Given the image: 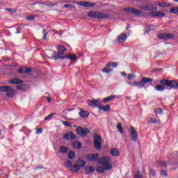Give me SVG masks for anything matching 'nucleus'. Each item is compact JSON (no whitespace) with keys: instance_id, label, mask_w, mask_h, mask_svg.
Wrapping results in <instances>:
<instances>
[{"instance_id":"obj_1","label":"nucleus","mask_w":178,"mask_h":178,"mask_svg":"<svg viewBox=\"0 0 178 178\" xmlns=\"http://www.w3.org/2000/svg\"><path fill=\"white\" fill-rule=\"evenodd\" d=\"M160 83L162 86H165L168 87L170 90L173 88H178V83L176 81H169L168 79H162L160 81Z\"/></svg>"},{"instance_id":"obj_2","label":"nucleus","mask_w":178,"mask_h":178,"mask_svg":"<svg viewBox=\"0 0 178 178\" xmlns=\"http://www.w3.org/2000/svg\"><path fill=\"white\" fill-rule=\"evenodd\" d=\"M66 49L63 46H59L57 49V54L55 51L51 52L53 58L55 59H65V56H62L65 54Z\"/></svg>"},{"instance_id":"obj_3","label":"nucleus","mask_w":178,"mask_h":178,"mask_svg":"<svg viewBox=\"0 0 178 178\" xmlns=\"http://www.w3.org/2000/svg\"><path fill=\"white\" fill-rule=\"evenodd\" d=\"M94 141H93V145L95 148V149H97L99 151L101 148H102V138L101 136L95 134L93 136Z\"/></svg>"},{"instance_id":"obj_4","label":"nucleus","mask_w":178,"mask_h":178,"mask_svg":"<svg viewBox=\"0 0 178 178\" xmlns=\"http://www.w3.org/2000/svg\"><path fill=\"white\" fill-rule=\"evenodd\" d=\"M0 92H6V95L8 97V98H11V97L15 95L13 88L10 86H0Z\"/></svg>"},{"instance_id":"obj_5","label":"nucleus","mask_w":178,"mask_h":178,"mask_svg":"<svg viewBox=\"0 0 178 178\" xmlns=\"http://www.w3.org/2000/svg\"><path fill=\"white\" fill-rule=\"evenodd\" d=\"M88 16L92 19H108V17H109V15L98 12H90L88 13Z\"/></svg>"},{"instance_id":"obj_6","label":"nucleus","mask_w":178,"mask_h":178,"mask_svg":"<svg viewBox=\"0 0 178 178\" xmlns=\"http://www.w3.org/2000/svg\"><path fill=\"white\" fill-rule=\"evenodd\" d=\"M76 133L80 136L81 137H86L88 133H90V129L87 128H83L81 127H79L76 128Z\"/></svg>"},{"instance_id":"obj_7","label":"nucleus","mask_w":178,"mask_h":178,"mask_svg":"<svg viewBox=\"0 0 178 178\" xmlns=\"http://www.w3.org/2000/svg\"><path fill=\"white\" fill-rule=\"evenodd\" d=\"M111 161V158L108 156H104L99 159H97V163L99 165H104V166H108V165H111L109 161Z\"/></svg>"},{"instance_id":"obj_8","label":"nucleus","mask_w":178,"mask_h":178,"mask_svg":"<svg viewBox=\"0 0 178 178\" xmlns=\"http://www.w3.org/2000/svg\"><path fill=\"white\" fill-rule=\"evenodd\" d=\"M87 104L91 108H99L101 102L99 99L88 100Z\"/></svg>"},{"instance_id":"obj_9","label":"nucleus","mask_w":178,"mask_h":178,"mask_svg":"<svg viewBox=\"0 0 178 178\" xmlns=\"http://www.w3.org/2000/svg\"><path fill=\"white\" fill-rule=\"evenodd\" d=\"M111 169H112V165H109L108 164V165H98L96 168V172H97V173H104V172H105V170H111Z\"/></svg>"},{"instance_id":"obj_10","label":"nucleus","mask_w":178,"mask_h":178,"mask_svg":"<svg viewBox=\"0 0 178 178\" xmlns=\"http://www.w3.org/2000/svg\"><path fill=\"white\" fill-rule=\"evenodd\" d=\"M159 40H173L175 35L171 33H161L158 35Z\"/></svg>"},{"instance_id":"obj_11","label":"nucleus","mask_w":178,"mask_h":178,"mask_svg":"<svg viewBox=\"0 0 178 178\" xmlns=\"http://www.w3.org/2000/svg\"><path fill=\"white\" fill-rule=\"evenodd\" d=\"M126 40H127V35L126 33H121L118 36L116 42L117 44H123V42H126Z\"/></svg>"},{"instance_id":"obj_12","label":"nucleus","mask_w":178,"mask_h":178,"mask_svg":"<svg viewBox=\"0 0 178 178\" xmlns=\"http://www.w3.org/2000/svg\"><path fill=\"white\" fill-rule=\"evenodd\" d=\"M63 138H64V140H66V141H69L70 140H76V135L73 134V132L70 131L68 133H66L63 136Z\"/></svg>"},{"instance_id":"obj_13","label":"nucleus","mask_w":178,"mask_h":178,"mask_svg":"<svg viewBox=\"0 0 178 178\" xmlns=\"http://www.w3.org/2000/svg\"><path fill=\"white\" fill-rule=\"evenodd\" d=\"M129 133H131V140L132 141H137V138L138 137V135L137 134V131H136V129H134V127H131L129 128Z\"/></svg>"},{"instance_id":"obj_14","label":"nucleus","mask_w":178,"mask_h":178,"mask_svg":"<svg viewBox=\"0 0 178 178\" xmlns=\"http://www.w3.org/2000/svg\"><path fill=\"white\" fill-rule=\"evenodd\" d=\"M99 157V155L98 154H90L86 156L87 161H90V162H95L96 161H97Z\"/></svg>"},{"instance_id":"obj_15","label":"nucleus","mask_w":178,"mask_h":178,"mask_svg":"<svg viewBox=\"0 0 178 178\" xmlns=\"http://www.w3.org/2000/svg\"><path fill=\"white\" fill-rule=\"evenodd\" d=\"M126 12L130 13L132 15H135L136 16H140V15H143V12L141 10H137L136 8H125Z\"/></svg>"},{"instance_id":"obj_16","label":"nucleus","mask_w":178,"mask_h":178,"mask_svg":"<svg viewBox=\"0 0 178 178\" xmlns=\"http://www.w3.org/2000/svg\"><path fill=\"white\" fill-rule=\"evenodd\" d=\"M65 58L70 60L71 63H73V62H76L77 59H79V57H77L76 54H66L65 56H64V59Z\"/></svg>"},{"instance_id":"obj_17","label":"nucleus","mask_w":178,"mask_h":178,"mask_svg":"<svg viewBox=\"0 0 178 178\" xmlns=\"http://www.w3.org/2000/svg\"><path fill=\"white\" fill-rule=\"evenodd\" d=\"M153 81L152 79L148 77H143L142 80L140 81V88L144 87L147 83H152Z\"/></svg>"},{"instance_id":"obj_18","label":"nucleus","mask_w":178,"mask_h":178,"mask_svg":"<svg viewBox=\"0 0 178 178\" xmlns=\"http://www.w3.org/2000/svg\"><path fill=\"white\" fill-rule=\"evenodd\" d=\"M150 15L153 16V17H165L166 16V13L158 10L150 13Z\"/></svg>"},{"instance_id":"obj_19","label":"nucleus","mask_w":178,"mask_h":178,"mask_svg":"<svg viewBox=\"0 0 178 178\" xmlns=\"http://www.w3.org/2000/svg\"><path fill=\"white\" fill-rule=\"evenodd\" d=\"M31 72V69L27 67H23L17 70V73H19V74H27V73H30Z\"/></svg>"},{"instance_id":"obj_20","label":"nucleus","mask_w":178,"mask_h":178,"mask_svg":"<svg viewBox=\"0 0 178 178\" xmlns=\"http://www.w3.org/2000/svg\"><path fill=\"white\" fill-rule=\"evenodd\" d=\"M152 30H155V26L154 25H147L144 28V33L145 34H148L149 31H152Z\"/></svg>"},{"instance_id":"obj_21","label":"nucleus","mask_w":178,"mask_h":178,"mask_svg":"<svg viewBox=\"0 0 178 178\" xmlns=\"http://www.w3.org/2000/svg\"><path fill=\"white\" fill-rule=\"evenodd\" d=\"M10 84H23V80L19 79L17 78H14L10 80Z\"/></svg>"},{"instance_id":"obj_22","label":"nucleus","mask_w":178,"mask_h":178,"mask_svg":"<svg viewBox=\"0 0 178 178\" xmlns=\"http://www.w3.org/2000/svg\"><path fill=\"white\" fill-rule=\"evenodd\" d=\"M80 6H83V8H92V6H95V4L92 3H88V2H83L79 3Z\"/></svg>"},{"instance_id":"obj_23","label":"nucleus","mask_w":178,"mask_h":178,"mask_svg":"<svg viewBox=\"0 0 178 178\" xmlns=\"http://www.w3.org/2000/svg\"><path fill=\"white\" fill-rule=\"evenodd\" d=\"M99 109L104 111V112H107L108 111H111V105L106 104V106H99Z\"/></svg>"},{"instance_id":"obj_24","label":"nucleus","mask_w":178,"mask_h":178,"mask_svg":"<svg viewBox=\"0 0 178 178\" xmlns=\"http://www.w3.org/2000/svg\"><path fill=\"white\" fill-rule=\"evenodd\" d=\"M90 115V113L88 111L81 110L79 112V115L81 118H88V115Z\"/></svg>"},{"instance_id":"obj_25","label":"nucleus","mask_w":178,"mask_h":178,"mask_svg":"<svg viewBox=\"0 0 178 178\" xmlns=\"http://www.w3.org/2000/svg\"><path fill=\"white\" fill-rule=\"evenodd\" d=\"M111 154L112 156H119L120 152L118 150V149L114 148L111 150Z\"/></svg>"},{"instance_id":"obj_26","label":"nucleus","mask_w":178,"mask_h":178,"mask_svg":"<svg viewBox=\"0 0 178 178\" xmlns=\"http://www.w3.org/2000/svg\"><path fill=\"white\" fill-rule=\"evenodd\" d=\"M145 10H158V8L152 6H145Z\"/></svg>"},{"instance_id":"obj_27","label":"nucleus","mask_w":178,"mask_h":178,"mask_svg":"<svg viewBox=\"0 0 178 178\" xmlns=\"http://www.w3.org/2000/svg\"><path fill=\"white\" fill-rule=\"evenodd\" d=\"M72 147L76 149H80V148H81V143L80 142L74 141L72 143Z\"/></svg>"},{"instance_id":"obj_28","label":"nucleus","mask_w":178,"mask_h":178,"mask_svg":"<svg viewBox=\"0 0 178 178\" xmlns=\"http://www.w3.org/2000/svg\"><path fill=\"white\" fill-rule=\"evenodd\" d=\"M81 168H80V165H73L71 167V172H79Z\"/></svg>"},{"instance_id":"obj_29","label":"nucleus","mask_w":178,"mask_h":178,"mask_svg":"<svg viewBox=\"0 0 178 178\" xmlns=\"http://www.w3.org/2000/svg\"><path fill=\"white\" fill-rule=\"evenodd\" d=\"M95 170V169L92 166H86L85 168V172H86V173H92Z\"/></svg>"},{"instance_id":"obj_30","label":"nucleus","mask_w":178,"mask_h":178,"mask_svg":"<svg viewBox=\"0 0 178 178\" xmlns=\"http://www.w3.org/2000/svg\"><path fill=\"white\" fill-rule=\"evenodd\" d=\"M68 152H69V148H67L65 146H61L60 147V154H67Z\"/></svg>"},{"instance_id":"obj_31","label":"nucleus","mask_w":178,"mask_h":178,"mask_svg":"<svg viewBox=\"0 0 178 178\" xmlns=\"http://www.w3.org/2000/svg\"><path fill=\"white\" fill-rule=\"evenodd\" d=\"M116 95H111L103 99V102H109V101H112V99L116 98Z\"/></svg>"},{"instance_id":"obj_32","label":"nucleus","mask_w":178,"mask_h":178,"mask_svg":"<svg viewBox=\"0 0 178 178\" xmlns=\"http://www.w3.org/2000/svg\"><path fill=\"white\" fill-rule=\"evenodd\" d=\"M77 163H78V166H80V168H84V166H86V162L80 159H78V161H77Z\"/></svg>"},{"instance_id":"obj_33","label":"nucleus","mask_w":178,"mask_h":178,"mask_svg":"<svg viewBox=\"0 0 178 178\" xmlns=\"http://www.w3.org/2000/svg\"><path fill=\"white\" fill-rule=\"evenodd\" d=\"M129 84L132 87H139L140 88V82H137V81H134L133 82H129Z\"/></svg>"},{"instance_id":"obj_34","label":"nucleus","mask_w":178,"mask_h":178,"mask_svg":"<svg viewBox=\"0 0 178 178\" xmlns=\"http://www.w3.org/2000/svg\"><path fill=\"white\" fill-rule=\"evenodd\" d=\"M117 129L121 134H123V127H122V124L118 123L117 124Z\"/></svg>"},{"instance_id":"obj_35","label":"nucleus","mask_w":178,"mask_h":178,"mask_svg":"<svg viewBox=\"0 0 178 178\" xmlns=\"http://www.w3.org/2000/svg\"><path fill=\"white\" fill-rule=\"evenodd\" d=\"M156 91H163L165 90V86L162 85H157L156 86Z\"/></svg>"},{"instance_id":"obj_36","label":"nucleus","mask_w":178,"mask_h":178,"mask_svg":"<svg viewBox=\"0 0 178 178\" xmlns=\"http://www.w3.org/2000/svg\"><path fill=\"white\" fill-rule=\"evenodd\" d=\"M107 67H118V64L116 63H108L106 65Z\"/></svg>"},{"instance_id":"obj_37","label":"nucleus","mask_w":178,"mask_h":178,"mask_svg":"<svg viewBox=\"0 0 178 178\" xmlns=\"http://www.w3.org/2000/svg\"><path fill=\"white\" fill-rule=\"evenodd\" d=\"M170 13H174V14L178 13V7L172 8L170 10Z\"/></svg>"},{"instance_id":"obj_38","label":"nucleus","mask_w":178,"mask_h":178,"mask_svg":"<svg viewBox=\"0 0 178 178\" xmlns=\"http://www.w3.org/2000/svg\"><path fill=\"white\" fill-rule=\"evenodd\" d=\"M76 154H74V152L73 151H70L68 154L69 159H73V158H74Z\"/></svg>"},{"instance_id":"obj_39","label":"nucleus","mask_w":178,"mask_h":178,"mask_svg":"<svg viewBox=\"0 0 178 178\" xmlns=\"http://www.w3.org/2000/svg\"><path fill=\"white\" fill-rule=\"evenodd\" d=\"M149 173L150 175L153 176V177H155V176L156 175L155 171L149 167Z\"/></svg>"},{"instance_id":"obj_40","label":"nucleus","mask_w":178,"mask_h":178,"mask_svg":"<svg viewBox=\"0 0 178 178\" xmlns=\"http://www.w3.org/2000/svg\"><path fill=\"white\" fill-rule=\"evenodd\" d=\"M26 88H27V86L26 85H19L17 86V90H26Z\"/></svg>"},{"instance_id":"obj_41","label":"nucleus","mask_w":178,"mask_h":178,"mask_svg":"<svg viewBox=\"0 0 178 178\" xmlns=\"http://www.w3.org/2000/svg\"><path fill=\"white\" fill-rule=\"evenodd\" d=\"M135 178H144V177H143V174H141V172H140V171L138 170L136 172Z\"/></svg>"},{"instance_id":"obj_42","label":"nucleus","mask_w":178,"mask_h":178,"mask_svg":"<svg viewBox=\"0 0 178 178\" xmlns=\"http://www.w3.org/2000/svg\"><path fill=\"white\" fill-rule=\"evenodd\" d=\"M148 123H156L157 120L156 118H150L148 120H147Z\"/></svg>"},{"instance_id":"obj_43","label":"nucleus","mask_w":178,"mask_h":178,"mask_svg":"<svg viewBox=\"0 0 178 178\" xmlns=\"http://www.w3.org/2000/svg\"><path fill=\"white\" fill-rule=\"evenodd\" d=\"M161 175L163 177H168V172L165 170H161Z\"/></svg>"},{"instance_id":"obj_44","label":"nucleus","mask_w":178,"mask_h":178,"mask_svg":"<svg viewBox=\"0 0 178 178\" xmlns=\"http://www.w3.org/2000/svg\"><path fill=\"white\" fill-rule=\"evenodd\" d=\"M64 8H66L67 9H73L74 8V6L72 4H65Z\"/></svg>"},{"instance_id":"obj_45","label":"nucleus","mask_w":178,"mask_h":178,"mask_svg":"<svg viewBox=\"0 0 178 178\" xmlns=\"http://www.w3.org/2000/svg\"><path fill=\"white\" fill-rule=\"evenodd\" d=\"M65 166L67 168H70V166H72V161L67 160L65 163Z\"/></svg>"},{"instance_id":"obj_46","label":"nucleus","mask_w":178,"mask_h":178,"mask_svg":"<svg viewBox=\"0 0 178 178\" xmlns=\"http://www.w3.org/2000/svg\"><path fill=\"white\" fill-rule=\"evenodd\" d=\"M5 10H7V12H9L10 13H16V10L13 8H6Z\"/></svg>"},{"instance_id":"obj_47","label":"nucleus","mask_w":178,"mask_h":178,"mask_svg":"<svg viewBox=\"0 0 178 178\" xmlns=\"http://www.w3.org/2000/svg\"><path fill=\"white\" fill-rule=\"evenodd\" d=\"M154 112L156 115H161L162 113V108H156Z\"/></svg>"},{"instance_id":"obj_48","label":"nucleus","mask_w":178,"mask_h":178,"mask_svg":"<svg viewBox=\"0 0 178 178\" xmlns=\"http://www.w3.org/2000/svg\"><path fill=\"white\" fill-rule=\"evenodd\" d=\"M102 72L104 73H111V72H112V70L109 69V68H104L102 70Z\"/></svg>"},{"instance_id":"obj_49","label":"nucleus","mask_w":178,"mask_h":178,"mask_svg":"<svg viewBox=\"0 0 178 178\" xmlns=\"http://www.w3.org/2000/svg\"><path fill=\"white\" fill-rule=\"evenodd\" d=\"M52 116H54V113H51L50 115L45 117L44 120H51V119H52Z\"/></svg>"},{"instance_id":"obj_50","label":"nucleus","mask_w":178,"mask_h":178,"mask_svg":"<svg viewBox=\"0 0 178 178\" xmlns=\"http://www.w3.org/2000/svg\"><path fill=\"white\" fill-rule=\"evenodd\" d=\"M62 123L66 127H70V124L67 121H62Z\"/></svg>"},{"instance_id":"obj_51","label":"nucleus","mask_w":178,"mask_h":178,"mask_svg":"<svg viewBox=\"0 0 178 178\" xmlns=\"http://www.w3.org/2000/svg\"><path fill=\"white\" fill-rule=\"evenodd\" d=\"M43 38L42 40H47V35H48V32L45 33V29H43Z\"/></svg>"},{"instance_id":"obj_52","label":"nucleus","mask_w":178,"mask_h":178,"mask_svg":"<svg viewBox=\"0 0 178 178\" xmlns=\"http://www.w3.org/2000/svg\"><path fill=\"white\" fill-rule=\"evenodd\" d=\"M170 4H168V3L165 2H161L159 3V6H169Z\"/></svg>"},{"instance_id":"obj_53","label":"nucleus","mask_w":178,"mask_h":178,"mask_svg":"<svg viewBox=\"0 0 178 178\" xmlns=\"http://www.w3.org/2000/svg\"><path fill=\"white\" fill-rule=\"evenodd\" d=\"M35 133L36 134H41L42 133V128L38 129Z\"/></svg>"},{"instance_id":"obj_54","label":"nucleus","mask_w":178,"mask_h":178,"mask_svg":"<svg viewBox=\"0 0 178 178\" xmlns=\"http://www.w3.org/2000/svg\"><path fill=\"white\" fill-rule=\"evenodd\" d=\"M133 77H134V76L133 74H129L127 79H128V80H133Z\"/></svg>"},{"instance_id":"obj_55","label":"nucleus","mask_w":178,"mask_h":178,"mask_svg":"<svg viewBox=\"0 0 178 178\" xmlns=\"http://www.w3.org/2000/svg\"><path fill=\"white\" fill-rule=\"evenodd\" d=\"M34 19H35V17H34V15H31L30 17H28L27 20L31 21V20H34Z\"/></svg>"},{"instance_id":"obj_56","label":"nucleus","mask_w":178,"mask_h":178,"mask_svg":"<svg viewBox=\"0 0 178 178\" xmlns=\"http://www.w3.org/2000/svg\"><path fill=\"white\" fill-rule=\"evenodd\" d=\"M160 165L161 166H166V161H161Z\"/></svg>"},{"instance_id":"obj_57","label":"nucleus","mask_w":178,"mask_h":178,"mask_svg":"<svg viewBox=\"0 0 178 178\" xmlns=\"http://www.w3.org/2000/svg\"><path fill=\"white\" fill-rule=\"evenodd\" d=\"M22 29L20 28L17 29V34H20Z\"/></svg>"},{"instance_id":"obj_58","label":"nucleus","mask_w":178,"mask_h":178,"mask_svg":"<svg viewBox=\"0 0 178 178\" xmlns=\"http://www.w3.org/2000/svg\"><path fill=\"white\" fill-rule=\"evenodd\" d=\"M122 76H124V77H126V72H121Z\"/></svg>"},{"instance_id":"obj_59","label":"nucleus","mask_w":178,"mask_h":178,"mask_svg":"<svg viewBox=\"0 0 178 178\" xmlns=\"http://www.w3.org/2000/svg\"><path fill=\"white\" fill-rule=\"evenodd\" d=\"M42 166H41V167H36V168H35V170H38V169H42Z\"/></svg>"},{"instance_id":"obj_60","label":"nucleus","mask_w":178,"mask_h":178,"mask_svg":"<svg viewBox=\"0 0 178 178\" xmlns=\"http://www.w3.org/2000/svg\"><path fill=\"white\" fill-rule=\"evenodd\" d=\"M51 97H47V102L49 103L51 102Z\"/></svg>"},{"instance_id":"obj_61","label":"nucleus","mask_w":178,"mask_h":178,"mask_svg":"<svg viewBox=\"0 0 178 178\" xmlns=\"http://www.w3.org/2000/svg\"><path fill=\"white\" fill-rule=\"evenodd\" d=\"M143 172L145 173V167L143 168Z\"/></svg>"},{"instance_id":"obj_62","label":"nucleus","mask_w":178,"mask_h":178,"mask_svg":"<svg viewBox=\"0 0 178 178\" xmlns=\"http://www.w3.org/2000/svg\"><path fill=\"white\" fill-rule=\"evenodd\" d=\"M139 8H140V9H145V6H140V7H139Z\"/></svg>"},{"instance_id":"obj_63","label":"nucleus","mask_w":178,"mask_h":178,"mask_svg":"<svg viewBox=\"0 0 178 178\" xmlns=\"http://www.w3.org/2000/svg\"><path fill=\"white\" fill-rule=\"evenodd\" d=\"M127 29L130 28V26L127 25Z\"/></svg>"},{"instance_id":"obj_64","label":"nucleus","mask_w":178,"mask_h":178,"mask_svg":"<svg viewBox=\"0 0 178 178\" xmlns=\"http://www.w3.org/2000/svg\"><path fill=\"white\" fill-rule=\"evenodd\" d=\"M175 1V2H178V0H174Z\"/></svg>"}]
</instances>
